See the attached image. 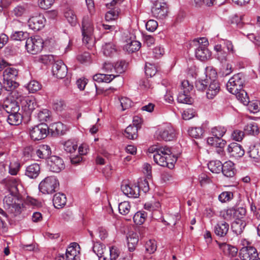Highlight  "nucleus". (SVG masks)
Returning a JSON list of instances; mask_svg holds the SVG:
<instances>
[{
	"label": "nucleus",
	"instance_id": "f257e3e1",
	"mask_svg": "<svg viewBox=\"0 0 260 260\" xmlns=\"http://www.w3.org/2000/svg\"><path fill=\"white\" fill-rule=\"evenodd\" d=\"M10 182H12L10 184L11 193L5 196L4 199V205L5 207L8 210V212L12 216H16L19 215L21 212V201L18 198L17 193L18 190L17 188L18 182L15 179H11Z\"/></svg>",
	"mask_w": 260,
	"mask_h": 260
},
{
	"label": "nucleus",
	"instance_id": "f03ea898",
	"mask_svg": "<svg viewBox=\"0 0 260 260\" xmlns=\"http://www.w3.org/2000/svg\"><path fill=\"white\" fill-rule=\"evenodd\" d=\"M208 45V41L205 38L195 39L190 44L191 46L197 47L195 51L196 56L202 61H205L211 56V53L207 48Z\"/></svg>",
	"mask_w": 260,
	"mask_h": 260
},
{
	"label": "nucleus",
	"instance_id": "7ed1b4c3",
	"mask_svg": "<svg viewBox=\"0 0 260 260\" xmlns=\"http://www.w3.org/2000/svg\"><path fill=\"white\" fill-rule=\"evenodd\" d=\"M81 30L83 43L89 48L93 46L94 41L92 37L93 26L91 19L88 16H84L83 18Z\"/></svg>",
	"mask_w": 260,
	"mask_h": 260
},
{
	"label": "nucleus",
	"instance_id": "20e7f679",
	"mask_svg": "<svg viewBox=\"0 0 260 260\" xmlns=\"http://www.w3.org/2000/svg\"><path fill=\"white\" fill-rule=\"evenodd\" d=\"M59 186L58 179L54 176L46 177L39 185V188L43 193H52L56 191Z\"/></svg>",
	"mask_w": 260,
	"mask_h": 260
},
{
	"label": "nucleus",
	"instance_id": "39448f33",
	"mask_svg": "<svg viewBox=\"0 0 260 260\" xmlns=\"http://www.w3.org/2000/svg\"><path fill=\"white\" fill-rule=\"evenodd\" d=\"M214 50L216 51L215 56L216 58L221 62L226 61L228 56L226 50L232 53L235 52L233 45L230 41L225 42L223 46L221 44L215 45Z\"/></svg>",
	"mask_w": 260,
	"mask_h": 260
},
{
	"label": "nucleus",
	"instance_id": "423d86ee",
	"mask_svg": "<svg viewBox=\"0 0 260 260\" xmlns=\"http://www.w3.org/2000/svg\"><path fill=\"white\" fill-rule=\"evenodd\" d=\"M244 79L243 75L238 73L231 77L226 84V88L231 93H236L243 88Z\"/></svg>",
	"mask_w": 260,
	"mask_h": 260
},
{
	"label": "nucleus",
	"instance_id": "0eeeda50",
	"mask_svg": "<svg viewBox=\"0 0 260 260\" xmlns=\"http://www.w3.org/2000/svg\"><path fill=\"white\" fill-rule=\"evenodd\" d=\"M192 88L193 85L190 84L188 80L182 81L180 91L177 97L178 102L180 103L190 104L192 100L188 94Z\"/></svg>",
	"mask_w": 260,
	"mask_h": 260
},
{
	"label": "nucleus",
	"instance_id": "6e6552de",
	"mask_svg": "<svg viewBox=\"0 0 260 260\" xmlns=\"http://www.w3.org/2000/svg\"><path fill=\"white\" fill-rule=\"evenodd\" d=\"M172 154L171 148L168 146L161 147L156 149L155 153L153 154V159L156 164L162 166H168L166 162L167 155Z\"/></svg>",
	"mask_w": 260,
	"mask_h": 260
},
{
	"label": "nucleus",
	"instance_id": "1a4fd4ad",
	"mask_svg": "<svg viewBox=\"0 0 260 260\" xmlns=\"http://www.w3.org/2000/svg\"><path fill=\"white\" fill-rule=\"evenodd\" d=\"M168 7L164 2L156 1L151 8V12L154 17L163 19L167 16Z\"/></svg>",
	"mask_w": 260,
	"mask_h": 260
},
{
	"label": "nucleus",
	"instance_id": "9d476101",
	"mask_svg": "<svg viewBox=\"0 0 260 260\" xmlns=\"http://www.w3.org/2000/svg\"><path fill=\"white\" fill-rule=\"evenodd\" d=\"M47 162L48 169L53 172L59 173L65 167L63 159L58 156H50Z\"/></svg>",
	"mask_w": 260,
	"mask_h": 260
},
{
	"label": "nucleus",
	"instance_id": "9b49d317",
	"mask_svg": "<svg viewBox=\"0 0 260 260\" xmlns=\"http://www.w3.org/2000/svg\"><path fill=\"white\" fill-rule=\"evenodd\" d=\"M158 138L170 141L172 140L175 137V130L170 125H167L160 128L157 132Z\"/></svg>",
	"mask_w": 260,
	"mask_h": 260
},
{
	"label": "nucleus",
	"instance_id": "f8f14e48",
	"mask_svg": "<svg viewBox=\"0 0 260 260\" xmlns=\"http://www.w3.org/2000/svg\"><path fill=\"white\" fill-rule=\"evenodd\" d=\"M121 191L129 198H138L139 196V187L135 184L123 182L121 186Z\"/></svg>",
	"mask_w": 260,
	"mask_h": 260
},
{
	"label": "nucleus",
	"instance_id": "ddd939ff",
	"mask_svg": "<svg viewBox=\"0 0 260 260\" xmlns=\"http://www.w3.org/2000/svg\"><path fill=\"white\" fill-rule=\"evenodd\" d=\"M52 71L53 76L62 79L67 74V67L62 60L56 61L53 65Z\"/></svg>",
	"mask_w": 260,
	"mask_h": 260
},
{
	"label": "nucleus",
	"instance_id": "4468645a",
	"mask_svg": "<svg viewBox=\"0 0 260 260\" xmlns=\"http://www.w3.org/2000/svg\"><path fill=\"white\" fill-rule=\"evenodd\" d=\"M239 254L242 260H253L257 255V252L254 247L249 246L242 247Z\"/></svg>",
	"mask_w": 260,
	"mask_h": 260
},
{
	"label": "nucleus",
	"instance_id": "2eb2a0df",
	"mask_svg": "<svg viewBox=\"0 0 260 260\" xmlns=\"http://www.w3.org/2000/svg\"><path fill=\"white\" fill-rule=\"evenodd\" d=\"M220 90V86L218 81L215 79L209 80L208 88L206 92V96L209 99H213L218 94Z\"/></svg>",
	"mask_w": 260,
	"mask_h": 260
},
{
	"label": "nucleus",
	"instance_id": "dca6fc26",
	"mask_svg": "<svg viewBox=\"0 0 260 260\" xmlns=\"http://www.w3.org/2000/svg\"><path fill=\"white\" fill-rule=\"evenodd\" d=\"M48 126L44 122L34 127V140H40L47 136Z\"/></svg>",
	"mask_w": 260,
	"mask_h": 260
},
{
	"label": "nucleus",
	"instance_id": "f3484780",
	"mask_svg": "<svg viewBox=\"0 0 260 260\" xmlns=\"http://www.w3.org/2000/svg\"><path fill=\"white\" fill-rule=\"evenodd\" d=\"M21 106L24 111V118H27V121H30L31 115L32 112L31 98L29 96L25 97L24 99L21 101Z\"/></svg>",
	"mask_w": 260,
	"mask_h": 260
},
{
	"label": "nucleus",
	"instance_id": "a211bd4d",
	"mask_svg": "<svg viewBox=\"0 0 260 260\" xmlns=\"http://www.w3.org/2000/svg\"><path fill=\"white\" fill-rule=\"evenodd\" d=\"M227 150L230 156L235 158L241 157L245 153L242 147L237 143H231Z\"/></svg>",
	"mask_w": 260,
	"mask_h": 260
},
{
	"label": "nucleus",
	"instance_id": "6ab92c4d",
	"mask_svg": "<svg viewBox=\"0 0 260 260\" xmlns=\"http://www.w3.org/2000/svg\"><path fill=\"white\" fill-rule=\"evenodd\" d=\"M229 230V225L225 221L219 222L214 227L215 234L219 237L225 236Z\"/></svg>",
	"mask_w": 260,
	"mask_h": 260
},
{
	"label": "nucleus",
	"instance_id": "aec40b11",
	"mask_svg": "<svg viewBox=\"0 0 260 260\" xmlns=\"http://www.w3.org/2000/svg\"><path fill=\"white\" fill-rule=\"evenodd\" d=\"M219 248L223 251L224 254L234 257L237 255L238 249L225 243H218Z\"/></svg>",
	"mask_w": 260,
	"mask_h": 260
},
{
	"label": "nucleus",
	"instance_id": "412c9836",
	"mask_svg": "<svg viewBox=\"0 0 260 260\" xmlns=\"http://www.w3.org/2000/svg\"><path fill=\"white\" fill-rule=\"evenodd\" d=\"M3 108L9 114L17 113L20 109L18 103L16 101L6 102L3 105Z\"/></svg>",
	"mask_w": 260,
	"mask_h": 260
},
{
	"label": "nucleus",
	"instance_id": "4be33fe9",
	"mask_svg": "<svg viewBox=\"0 0 260 260\" xmlns=\"http://www.w3.org/2000/svg\"><path fill=\"white\" fill-rule=\"evenodd\" d=\"M221 172L226 177H233L235 172L234 163L231 161L225 162L222 164Z\"/></svg>",
	"mask_w": 260,
	"mask_h": 260
},
{
	"label": "nucleus",
	"instance_id": "5701e85b",
	"mask_svg": "<svg viewBox=\"0 0 260 260\" xmlns=\"http://www.w3.org/2000/svg\"><path fill=\"white\" fill-rule=\"evenodd\" d=\"M127 245L130 251H134L139 241L138 235L136 233L129 232L127 237Z\"/></svg>",
	"mask_w": 260,
	"mask_h": 260
},
{
	"label": "nucleus",
	"instance_id": "b1692460",
	"mask_svg": "<svg viewBox=\"0 0 260 260\" xmlns=\"http://www.w3.org/2000/svg\"><path fill=\"white\" fill-rule=\"evenodd\" d=\"M248 153L250 157L257 161L260 159V143L251 144L249 147Z\"/></svg>",
	"mask_w": 260,
	"mask_h": 260
},
{
	"label": "nucleus",
	"instance_id": "393cba45",
	"mask_svg": "<svg viewBox=\"0 0 260 260\" xmlns=\"http://www.w3.org/2000/svg\"><path fill=\"white\" fill-rule=\"evenodd\" d=\"M36 154L39 158L48 159L51 154V150L48 145H40L36 151Z\"/></svg>",
	"mask_w": 260,
	"mask_h": 260
},
{
	"label": "nucleus",
	"instance_id": "a878e982",
	"mask_svg": "<svg viewBox=\"0 0 260 260\" xmlns=\"http://www.w3.org/2000/svg\"><path fill=\"white\" fill-rule=\"evenodd\" d=\"M67 202L66 195L61 193H56L53 199V203L56 208H60L63 207Z\"/></svg>",
	"mask_w": 260,
	"mask_h": 260
},
{
	"label": "nucleus",
	"instance_id": "bb28decb",
	"mask_svg": "<svg viewBox=\"0 0 260 260\" xmlns=\"http://www.w3.org/2000/svg\"><path fill=\"white\" fill-rule=\"evenodd\" d=\"M244 131L248 135L257 136L260 134V127L256 123L252 122L245 126Z\"/></svg>",
	"mask_w": 260,
	"mask_h": 260
},
{
	"label": "nucleus",
	"instance_id": "cd10ccee",
	"mask_svg": "<svg viewBox=\"0 0 260 260\" xmlns=\"http://www.w3.org/2000/svg\"><path fill=\"white\" fill-rule=\"evenodd\" d=\"M246 225V223L244 220H235L232 224V230L236 235H240L243 231Z\"/></svg>",
	"mask_w": 260,
	"mask_h": 260
},
{
	"label": "nucleus",
	"instance_id": "c85d7f7f",
	"mask_svg": "<svg viewBox=\"0 0 260 260\" xmlns=\"http://www.w3.org/2000/svg\"><path fill=\"white\" fill-rule=\"evenodd\" d=\"M138 126L134 125H129L125 129L124 136L127 138L131 140L135 139L138 137Z\"/></svg>",
	"mask_w": 260,
	"mask_h": 260
},
{
	"label": "nucleus",
	"instance_id": "c756f323",
	"mask_svg": "<svg viewBox=\"0 0 260 260\" xmlns=\"http://www.w3.org/2000/svg\"><path fill=\"white\" fill-rule=\"evenodd\" d=\"M102 51L105 56H111L116 53L117 50L113 43L109 42L103 45Z\"/></svg>",
	"mask_w": 260,
	"mask_h": 260
},
{
	"label": "nucleus",
	"instance_id": "7c9ffc66",
	"mask_svg": "<svg viewBox=\"0 0 260 260\" xmlns=\"http://www.w3.org/2000/svg\"><path fill=\"white\" fill-rule=\"evenodd\" d=\"M22 116L17 112L16 113L9 114L7 118L8 122L12 125H18L22 122Z\"/></svg>",
	"mask_w": 260,
	"mask_h": 260
},
{
	"label": "nucleus",
	"instance_id": "2f4dec72",
	"mask_svg": "<svg viewBox=\"0 0 260 260\" xmlns=\"http://www.w3.org/2000/svg\"><path fill=\"white\" fill-rule=\"evenodd\" d=\"M78 145L77 142L72 140H69L64 142L63 149L67 152L71 154L75 152L77 150Z\"/></svg>",
	"mask_w": 260,
	"mask_h": 260
},
{
	"label": "nucleus",
	"instance_id": "473e14b6",
	"mask_svg": "<svg viewBox=\"0 0 260 260\" xmlns=\"http://www.w3.org/2000/svg\"><path fill=\"white\" fill-rule=\"evenodd\" d=\"M45 18L41 14L34 17V30H39L44 26Z\"/></svg>",
	"mask_w": 260,
	"mask_h": 260
},
{
	"label": "nucleus",
	"instance_id": "72a5a7b5",
	"mask_svg": "<svg viewBox=\"0 0 260 260\" xmlns=\"http://www.w3.org/2000/svg\"><path fill=\"white\" fill-rule=\"evenodd\" d=\"M51 130L58 135H63L66 133L67 128L63 123L60 122H58L52 125Z\"/></svg>",
	"mask_w": 260,
	"mask_h": 260
},
{
	"label": "nucleus",
	"instance_id": "f704fd0d",
	"mask_svg": "<svg viewBox=\"0 0 260 260\" xmlns=\"http://www.w3.org/2000/svg\"><path fill=\"white\" fill-rule=\"evenodd\" d=\"M208 167L212 172L219 173L221 171L222 164L219 160H212L209 162Z\"/></svg>",
	"mask_w": 260,
	"mask_h": 260
},
{
	"label": "nucleus",
	"instance_id": "c9c22d12",
	"mask_svg": "<svg viewBox=\"0 0 260 260\" xmlns=\"http://www.w3.org/2000/svg\"><path fill=\"white\" fill-rule=\"evenodd\" d=\"M44 46L43 40L39 36H34V53L40 52Z\"/></svg>",
	"mask_w": 260,
	"mask_h": 260
},
{
	"label": "nucleus",
	"instance_id": "e433bc0d",
	"mask_svg": "<svg viewBox=\"0 0 260 260\" xmlns=\"http://www.w3.org/2000/svg\"><path fill=\"white\" fill-rule=\"evenodd\" d=\"M232 94H235L236 96L237 99L244 105H247L249 104V99L247 96V92L243 89L239 90V91H238L237 93H236Z\"/></svg>",
	"mask_w": 260,
	"mask_h": 260
},
{
	"label": "nucleus",
	"instance_id": "4c0bfd02",
	"mask_svg": "<svg viewBox=\"0 0 260 260\" xmlns=\"http://www.w3.org/2000/svg\"><path fill=\"white\" fill-rule=\"evenodd\" d=\"M64 17L71 25L74 26L77 23V17L73 10L69 9L64 12Z\"/></svg>",
	"mask_w": 260,
	"mask_h": 260
},
{
	"label": "nucleus",
	"instance_id": "58836bf2",
	"mask_svg": "<svg viewBox=\"0 0 260 260\" xmlns=\"http://www.w3.org/2000/svg\"><path fill=\"white\" fill-rule=\"evenodd\" d=\"M141 47V43L137 41H131L124 46L125 49L129 52L133 53L138 51Z\"/></svg>",
	"mask_w": 260,
	"mask_h": 260
},
{
	"label": "nucleus",
	"instance_id": "ea45409f",
	"mask_svg": "<svg viewBox=\"0 0 260 260\" xmlns=\"http://www.w3.org/2000/svg\"><path fill=\"white\" fill-rule=\"evenodd\" d=\"M52 108L57 112H61L66 109V104L63 100L55 99L53 101Z\"/></svg>",
	"mask_w": 260,
	"mask_h": 260
},
{
	"label": "nucleus",
	"instance_id": "a19ab883",
	"mask_svg": "<svg viewBox=\"0 0 260 260\" xmlns=\"http://www.w3.org/2000/svg\"><path fill=\"white\" fill-rule=\"evenodd\" d=\"M29 34L22 31L13 32L10 36L11 39L14 41H22L28 38Z\"/></svg>",
	"mask_w": 260,
	"mask_h": 260
},
{
	"label": "nucleus",
	"instance_id": "79ce46f5",
	"mask_svg": "<svg viewBox=\"0 0 260 260\" xmlns=\"http://www.w3.org/2000/svg\"><path fill=\"white\" fill-rule=\"evenodd\" d=\"M18 71L16 69L13 68H9L6 69L4 73V79H14L17 76Z\"/></svg>",
	"mask_w": 260,
	"mask_h": 260
},
{
	"label": "nucleus",
	"instance_id": "37998d69",
	"mask_svg": "<svg viewBox=\"0 0 260 260\" xmlns=\"http://www.w3.org/2000/svg\"><path fill=\"white\" fill-rule=\"evenodd\" d=\"M188 132L190 137L196 139L200 138L203 134V130L200 127L189 128Z\"/></svg>",
	"mask_w": 260,
	"mask_h": 260
},
{
	"label": "nucleus",
	"instance_id": "c03bdc74",
	"mask_svg": "<svg viewBox=\"0 0 260 260\" xmlns=\"http://www.w3.org/2000/svg\"><path fill=\"white\" fill-rule=\"evenodd\" d=\"M146 217V213L145 212H137L133 216L134 222L137 224H142L144 223Z\"/></svg>",
	"mask_w": 260,
	"mask_h": 260
},
{
	"label": "nucleus",
	"instance_id": "a18cd8bd",
	"mask_svg": "<svg viewBox=\"0 0 260 260\" xmlns=\"http://www.w3.org/2000/svg\"><path fill=\"white\" fill-rule=\"evenodd\" d=\"M226 131V129L224 127L219 126L212 128L211 133L214 137L221 138L225 134Z\"/></svg>",
	"mask_w": 260,
	"mask_h": 260
},
{
	"label": "nucleus",
	"instance_id": "49530a36",
	"mask_svg": "<svg viewBox=\"0 0 260 260\" xmlns=\"http://www.w3.org/2000/svg\"><path fill=\"white\" fill-rule=\"evenodd\" d=\"M118 209L119 213L122 215H127L131 209V206L129 203L127 201H124L120 203L119 204Z\"/></svg>",
	"mask_w": 260,
	"mask_h": 260
},
{
	"label": "nucleus",
	"instance_id": "de8ad7c7",
	"mask_svg": "<svg viewBox=\"0 0 260 260\" xmlns=\"http://www.w3.org/2000/svg\"><path fill=\"white\" fill-rule=\"evenodd\" d=\"M210 77L208 78L206 76V78L205 80H199L196 82V87L198 90L203 91L206 89L209 83V80Z\"/></svg>",
	"mask_w": 260,
	"mask_h": 260
},
{
	"label": "nucleus",
	"instance_id": "09e8293b",
	"mask_svg": "<svg viewBox=\"0 0 260 260\" xmlns=\"http://www.w3.org/2000/svg\"><path fill=\"white\" fill-rule=\"evenodd\" d=\"M77 59L82 63H90L91 61V55L87 52L79 54L77 56Z\"/></svg>",
	"mask_w": 260,
	"mask_h": 260
},
{
	"label": "nucleus",
	"instance_id": "8fccbe9b",
	"mask_svg": "<svg viewBox=\"0 0 260 260\" xmlns=\"http://www.w3.org/2000/svg\"><path fill=\"white\" fill-rule=\"evenodd\" d=\"M54 60L53 55H41L39 57H36L35 61H38L44 64H48L53 62Z\"/></svg>",
	"mask_w": 260,
	"mask_h": 260
},
{
	"label": "nucleus",
	"instance_id": "3c124183",
	"mask_svg": "<svg viewBox=\"0 0 260 260\" xmlns=\"http://www.w3.org/2000/svg\"><path fill=\"white\" fill-rule=\"evenodd\" d=\"M234 213L235 220H243V219L246 213V209L243 207L234 208Z\"/></svg>",
	"mask_w": 260,
	"mask_h": 260
},
{
	"label": "nucleus",
	"instance_id": "603ef678",
	"mask_svg": "<svg viewBox=\"0 0 260 260\" xmlns=\"http://www.w3.org/2000/svg\"><path fill=\"white\" fill-rule=\"evenodd\" d=\"M156 243L154 240H149L145 244V249L148 253L151 254L154 253L156 250Z\"/></svg>",
	"mask_w": 260,
	"mask_h": 260
},
{
	"label": "nucleus",
	"instance_id": "864d4df0",
	"mask_svg": "<svg viewBox=\"0 0 260 260\" xmlns=\"http://www.w3.org/2000/svg\"><path fill=\"white\" fill-rule=\"evenodd\" d=\"M37 117L42 122L47 121L50 119V112L47 109H43L38 113Z\"/></svg>",
	"mask_w": 260,
	"mask_h": 260
},
{
	"label": "nucleus",
	"instance_id": "5fc2aeb1",
	"mask_svg": "<svg viewBox=\"0 0 260 260\" xmlns=\"http://www.w3.org/2000/svg\"><path fill=\"white\" fill-rule=\"evenodd\" d=\"M157 69L154 64L146 63L145 64V74L147 76L151 77L155 75Z\"/></svg>",
	"mask_w": 260,
	"mask_h": 260
},
{
	"label": "nucleus",
	"instance_id": "6e6d98bb",
	"mask_svg": "<svg viewBox=\"0 0 260 260\" xmlns=\"http://www.w3.org/2000/svg\"><path fill=\"white\" fill-rule=\"evenodd\" d=\"M114 67V70L116 73L121 74L125 71L126 65L124 61L121 60L117 62Z\"/></svg>",
	"mask_w": 260,
	"mask_h": 260
},
{
	"label": "nucleus",
	"instance_id": "4d7b16f0",
	"mask_svg": "<svg viewBox=\"0 0 260 260\" xmlns=\"http://www.w3.org/2000/svg\"><path fill=\"white\" fill-rule=\"evenodd\" d=\"M233 198V194L231 191H224L218 196L219 200L222 203H225L232 200Z\"/></svg>",
	"mask_w": 260,
	"mask_h": 260
},
{
	"label": "nucleus",
	"instance_id": "13d9d810",
	"mask_svg": "<svg viewBox=\"0 0 260 260\" xmlns=\"http://www.w3.org/2000/svg\"><path fill=\"white\" fill-rule=\"evenodd\" d=\"M78 251L72 247H68L66 251V258L68 260H74L77 255Z\"/></svg>",
	"mask_w": 260,
	"mask_h": 260
},
{
	"label": "nucleus",
	"instance_id": "bf43d9fd",
	"mask_svg": "<svg viewBox=\"0 0 260 260\" xmlns=\"http://www.w3.org/2000/svg\"><path fill=\"white\" fill-rule=\"evenodd\" d=\"M55 0H38V6L44 10L49 9L54 3Z\"/></svg>",
	"mask_w": 260,
	"mask_h": 260
},
{
	"label": "nucleus",
	"instance_id": "052dcab7",
	"mask_svg": "<svg viewBox=\"0 0 260 260\" xmlns=\"http://www.w3.org/2000/svg\"><path fill=\"white\" fill-rule=\"evenodd\" d=\"M118 12L117 10H111L107 12L105 15V19L107 21L114 20L117 18Z\"/></svg>",
	"mask_w": 260,
	"mask_h": 260
},
{
	"label": "nucleus",
	"instance_id": "680f3d73",
	"mask_svg": "<svg viewBox=\"0 0 260 260\" xmlns=\"http://www.w3.org/2000/svg\"><path fill=\"white\" fill-rule=\"evenodd\" d=\"M20 168V164L18 162L15 161L11 162L9 165V173L12 175L17 174Z\"/></svg>",
	"mask_w": 260,
	"mask_h": 260
},
{
	"label": "nucleus",
	"instance_id": "e2e57ef3",
	"mask_svg": "<svg viewBox=\"0 0 260 260\" xmlns=\"http://www.w3.org/2000/svg\"><path fill=\"white\" fill-rule=\"evenodd\" d=\"M13 79H5L4 80V86L6 89L8 91H10L15 88L18 86L17 83L12 81Z\"/></svg>",
	"mask_w": 260,
	"mask_h": 260
},
{
	"label": "nucleus",
	"instance_id": "0e129e2a",
	"mask_svg": "<svg viewBox=\"0 0 260 260\" xmlns=\"http://www.w3.org/2000/svg\"><path fill=\"white\" fill-rule=\"evenodd\" d=\"M222 217L226 220L235 219L234 208H230L222 212Z\"/></svg>",
	"mask_w": 260,
	"mask_h": 260
},
{
	"label": "nucleus",
	"instance_id": "69168bd1",
	"mask_svg": "<svg viewBox=\"0 0 260 260\" xmlns=\"http://www.w3.org/2000/svg\"><path fill=\"white\" fill-rule=\"evenodd\" d=\"M92 250L98 256H101L104 253V245L98 242L94 243Z\"/></svg>",
	"mask_w": 260,
	"mask_h": 260
},
{
	"label": "nucleus",
	"instance_id": "338daca9",
	"mask_svg": "<svg viewBox=\"0 0 260 260\" xmlns=\"http://www.w3.org/2000/svg\"><path fill=\"white\" fill-rule=\"evenodd\" d=\"M195 115V112L192 109H188L184 110L182 114V116L184 120H189L193 118Z\"/></svg>",
	"mask_w": 260,
	"mask_h": 260
},
{
	"label": "nucleus",
	"instance_id": "774afa93",
	"mask_svg": "<svg viewBox=\"0 0 260 260\" xmlns=\"http://www.w3.org/2000/svg\"><path fill=\"white\" fill-rule=\"evenodd\" d=\"M244 136V132L239 129L235 130L232 134L233 139L237 141H241L243 139Z\"/></svg>",
	"mask_w": 260,
	"mask_h": 260
}]
</instances>
